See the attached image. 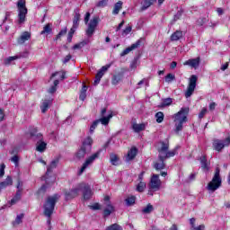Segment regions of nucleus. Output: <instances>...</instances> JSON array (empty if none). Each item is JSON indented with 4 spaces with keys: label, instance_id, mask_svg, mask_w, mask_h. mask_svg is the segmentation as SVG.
Listing matches in <instances>:
<instances>
[{
    "label": "nucleus",
    "instance_id": "obj_11",
    "mask_svg": "<svg viewBox=\"0 0 230 230\" xmlns=\"http://www.w3.org/2000/svg\"><path fill=\"white\" fill-rule=\"evenodd\" d=\"M161 188V180L159 174H153L149 182V189L152 191H158Z\"/></svg>",
    "mask_w": 230,
    "mask_h": 230
},
{
    "label": "nucleus",
    "instance_id": "obj_47",
    "mask_svg": "<svg viewBox=\"0 0 230 230\" xmlns=\"http://www.w3.org/2000/svg\"><path fill=\"white\" fill-rule=\"evenodd\" d=\"M100 123V120H94L92 126L90 127V134H93L94 130L96 129V127H98V124Z\"/></svg>",
    "mask_w": 230,
    "mask_h": 230
},
{
    "label": "nucleus",
    "instance_id": "obj_8",
    "mask_svg": "<svg viewBox=\"0 0 230 230\" xmlns=\"http://www.w3.org/2000/svg\"><path fill=\"white\" fill-rule=\"evenodd\" d=\"M31 137H33L34 141H37L38 139L36 144L37 152H44V150H46V146H48V144L42 141V134L37 133V129H34V133L31 132Z\"/></svg>",
    "mask_w": 230,
    "mask_h": 230
},
{
    "label": "nucleus",
    "instance_id": "obj_22",
    "mask_svg": "<svg viewBox=\"0 0 230 230\" xmlns=\"http://www.w3.org/2000/svg\"><path fill=\"white\" fill-rule=\"evenodd\" d=\"M110 67H111V65L103 66L100 69V71L96 74L95 78H98L99 80H102V78L103 77L105 73H107V71L109 70Z\"/></svg>",
    "mask_w": 230,
    "mask_h": 230
},
{
    "label": "nucleus",
    "instance_id": "obj_29",
    "mask_svg": "<svg viewBox=\"0 0 230 230\" xmlns=\"http://www.w3.org/2000/svg\"><path fill=\"white\" fill-rule=\"evenodd\" d=\"M121 80H123V75H121V74L113 75V77L111 79V84H112V85H118L119 83L121 82Z\"/></svg>",
    "mask_w": 230,
    "mask_h": 230
},
{
    "label": "nucleus",
    "instance_id": "obj_10",
    "mask_svg": "<svg viewBox=\"0 0 230 230\" xmlns=\"http://www.w3.org/2000/svg\"><path fill=\"white\" fill-rule=\"evenodd\" d=\"M197 75H192L190 78V82H189V85L187 88V91L185 93V97L186 98H190V96H191V94H193L194 91H195V87H197Z\"/></svg>",
    "mask_w": 230,
    "mask_h": 230
},
{
    "label": "nucleus",
    "instance_id": "obj_45",
    "mask_svg": "<svg viewBox=\"0 0 230 230\" xmlns=\"http://www.w3.org/2000/svg\"><path fill=\"white\" fill-rule=\"evenodd\" d=\"M208 159H206V156H201L200 157V163L203 170H208Z\"/></svg>",
    "mask_w": 230,
    "mask_h": 230
},
{
    "label": "nucleus",
    "instance_id": "obj_15",
    "mask_svg": "<svg viewBox=\"0 0 230 230\" xmlns=\"http://www.w3.org/2000/svg\"><path fill=\"white\" fill-rule=\"evenodd\" d=\"M183 66H189L190 67H192L193 69H197V67H199V66H200V58L189 59L183 63Z\"/></svg>",
    "mask_w": 230,
    "mask_h": 230
},
{
    "label": "nucleus",
    "instance_id": "obj_27",
    "mask_svg": "<svg viewBox=\"0 0 230 230\" xmlns=\"http://www.w3.org/2000/svg\"><path fill=\"white\" fill-rule=\"evenodd\" d=\"M121 8H123V2H121V1L117 2L113 7V11H112L113 15H118V13H119V10H121Z\"/></svg>",
    "mask_w": 230,
    "mask_h": 230
},
{
    "label": "nucleus",
    "instance_id": "obj_28",
    "mask_svg": "<svg viewBox=\"0 0 230 230\" xmlns=\"http://www.w3.org/2000/svg\"><path fill=\"white\" fill-rule=\"evenodd\" d=\"M169 145L168 143L162 142L161 148L158 149L159 155H164L166 152H168Z\"/></svg>",
    "mask_w": 230,
    "mask_h": 230
},
{
    "label": "nucleus",
    "instance_id": "obj_43",
    "mask_svg": "<svg viewBox=\"0 0 230 230\" xmlns=\"http://www.w3.org/2000/svg\"><path fill=\"white\" fill-rule=\"evenodd\" d=\"M143 213L148 214L152 213L154 211V206L151 204H148L146 208L142 209Z\"/></svg>",
    "mask_w": 230,
    "mask_h": 230
},
{
    "label": "nucleus",
    "instance_id": "obj_62",
    "mask_svg": "<svg viewBox=\"0 0 230 230\" xmlns=\"http://www.w3.org/2000/svg\"><path fill=\"white\" fill-rule=\"evenodd\" d=\"M145 175V172H142L139 175H138V181H143V176Z\"/></svg>",
    "mask_w": 230,
    "mask_h": 230
},
{
    "label": "nucleus",
    "instance_id": "obj_9",
    "mask_svg": "<svg viewBox=\"0 0 230 230\" xmlns=\"http://www.w3.org/2000/svg\"><path fill=\"white\" fill-rule=\"evenodd\" d=\"M98 157H100V151L88 156L84 161V163L83 164L81 169L79 170V175H82V173H84L85 170H87V168H89V166H91V164H93V163H94V161L98 159Z\"/></svg>",
    "mask_w": 230,
    "mask_h": 230
},
{
    "label": "nucleus",
    "instance_id": "obj_31",
    "mask_svg": "<svg viewBox=\"0 0 230 230\" xmlns=\"http://www.w3.org/2000/svg\"><path fill=\"white\" fill-rule=\"evenodd\" d=\"M22 218H24V214H19L15 220L13 222V226H19V224H22Z\"/></svg>",
    "mask_w": 230,
    "mask_h": 230
},
{
    "label": "nucleus",
    "instance_id": "obj_35",
    "mask_svg": "<svg viewBox=\"0 0 230 230\" xmlns=\"http://www.w3.org/2000/svg\"><path fill=\"white\" fill-rule=\"evenodd\" d=\"M155 118L158 123H163V121L164 120V113H163V111H158L155 114Z\"/></svg>",
    "mask_w": 230,
    "mask_h": 230
},
{
    "label": "nucleus",
    "instance_id": "obj_19",
    "mask_svg": "<svg viewBox=\"0 0 230 230\" xmlns=\"http://www.w3.org/2000/svg\"><path fill=\"white\" fill-rule=\"evenodd\" d=\"M147 125H148V123H141V124L133 123L132 128H133L134 132L139 133V132H143V130H145L146 128Z\"/></svg>",
    "mask_w": 230,
    "mask_h": 230
},
{
    "label": "nucleus",
    "instance_id": "obj_13",
    "mask_svg": "<svg viewBox=\"0 0 230 230\" xmlns=\"http://www.w3.org/2000/svg\"><path fill=\"white\" fill-rule=\"evenodd\" d=\"M58 164V159H56L50 163L49 166H48L47 172H46L45 176L42 178L43 181H45L47 184H48V182H49V173H51L53 172V170H55V168H57Z\"/></svg>",
    "mask_w": 230,
    "mask_h": 230
},
{
    "label": "nucleus",
    "instance_id": "obj_36",
    "mask_svg": "<svg viewBox=\"0 0 230 230\" xmlns=\"http://www.w3.org/2000/svg\"><path fill=\"white\" fill-rule=\"evenodd\" d=\"M146 189V183L143 181H139V183L137 185V191H139L140 193H142V191H145Z\"/></svg>",
    "mask_w": 230,
    "mask_h": 230
},
{
    "label": "nucleus",
    "instance_id": "obj_2",
    "mask_svg": "<svg viewBox=\"0 0 230 230\" xmlns=\"http://www.w3.org/2000/svg\"><path fill=\"white\" fill-rule=\"evenodd\" d=\"M189 112L190 109L181 108L180 111L172 116V119H174V132H176V134L182 131L184 123L188 122Z\"/></svg>",
    "mask_w": 230,
    "mask_h": 230
},
{
    "label": "nucleus",
    "instance_id": "obj_38",
    "mask_svg": "<svg viewBox=\"0 0 230 230\" xmlns=\"http://www.w3.org/2000/svg\"><path fill=\"white\" fill-rule=\"evenodd\" d=\"M19 58V56H13V57H9L7 58L4 59V64L5 66H8L10 64H12V62H13V60H17Z\"/></svg>",
    "mask_w": 230,
    "mask_h": 230
},
{
    "label": "nucleus",
    "instance_id": "obj_58",
    "mask_svg": "<svg viewBox=\"0 0 230 230\" xmlns=\"http://www.w3.org/2000/svg\"><path fill=\"white\" fill-rule=\"evenodd\" d=\"M216 107H217V103H215V102H212L209 104L210 111H215Z\"/></svg>",
    "mask_w": 230,
    "mask_h": 230
},
{
    "label": "nucleus",
    "instance_id": "obj_18",
    "mask_svg": "<svg viewBox=\"0 0 230 230\" xmlns=\"http://www.w3.org/2000/svg\"><path fill=\"white\" fill-rule=\"evenodd\" d=\"M13 184V180L12 179V176H7L4 181L0 182V190H5V188H8Z\"/></svg>",
    "mask_w": 230,
    "mask_h": 230
},
{
    "label": "nucleus",
    "instance_id": "obj_39",
    "mask_svg": "<svg viewBox=\"0 0 230 230\" xmlns=\"http://www.w3.org/2000/svg\"><path fill=\"white\" fill-rule=\"evenodd\" d=\"M55 76H58L60 80H64L66 78V72H56L52 74L50 78H55Z\"/></svg>",
    "mask_w": 230,
    "mask_h": 230
},
{
    "label": "nucleus",
    "instance_id": "obj_3",
    "mask_svg": "<svg viewBox=\"0 0 230 230\" xmlns=\"http://www.w3.org/2000/svg\"><path fill=\"white\" fill-rule=\"evenodd\" d=\"M91 19V13H86L84 16V23L87 24V29L85 33L87 37H93L94 35V31H96V28H98V24L100 23V17L94 16Z\"/></svg>",
    "mask_w": 230,
    "mask_h": 230
},
{
    "label": "nucleus",
    "instance_id": "obj_26",
    "mask_svg": "<svg viewBox=\"0 0 230 230\" xmlns=\"http://www.w3.org/2000/svg\"><path fill=\"white\" fill-rule=\"evenodd\" d=\"M182 31H176L175 32H173L172 35H171V40L172 42H175L177 40H181V39H182Z\"/></svg>",
    "mask_w": 230,
    "mask_h": 230
},
{
    "label": "nucleus",
    "instance_id": "obj_21",
    "mask_svg": "<svg viewBox=\"0 0 230 230\" xmlns=\"http://www.w3.org/2000/svg\"><path fill=\"white\" fill-rule=\"evenodd\" d=\"M80 13L76 11L73 20L72 30H76L80 26Z\"/></svg>",
    "mask_w": 230,
    "mask_h": 230
},
{
    "label": "nucleus",
    "instance_id": "obj_56",
    "mask_svg": "<svg viewBox=\"0 0 230 230\" xmlns=\"http://www.w3.org/2000/svg\"><path fill=\"white\" fill-rule=\"evenodd\" d=\"M72 57L70 54L66 55L64 59H63V64H67V62H69V60H71Z\"/></svg>",
    "mask_w": 230,
    "mask_h": 230
},
{
    "label": "nucleus",
    "instance_id": "obj_33",
    "mask_svg": "<svg viewBox=\"0 0 230 230\" xmlns=\"http://www.w3.org/2000/svg\"><path fill=\"white\" fill-rule=\"evenodd\" d=\"M110 161H111V164H113V166H117L118 161H119V158L118 157L117 155L111 154L110 155Z\"/></svg>",
    "mask_w": 230,
    "mask_h": 230
},
{
    "label": "nucleus",
    "instance_id": "obj_50",
    "mask_svg": "<svg viewBox=\"0 0 230 230\" xmlns=\"http://www.w3.org/2000/svg\"><path fill=\"white\" fill-rule=\"evenodd\" d=\"M76 31L75 29H70L69 32H68V37H67V41L71 42V40H73V35H75V32Z\"/></svg>",
    "mask_w": 230,
    "mask_h": 230
},
{
    "label": "nucleus",
    "instance_id": "obj_16",
    "mask_svg": "<svg viewBox=\"0 0 230 230\" xmlns=\"http://www.w3.org/2000/svg\"><path fill=\"white\" fill-rule=\"evenodd\" d=\"M141 46V40H137L136 43H133L130 47L127 48L120 54L121 57H125V55H128L130 51H134V49H137Z\"/></svg>",
    "mask_w": 230,
    "mask_h": 230
},
{
    "label": "nucleus",
    "instance_id": "obj_24",
    "mask_svg": "<svg viewBox=\"0 0 230 230\" xmlns=\"http://www.w3.org/2000/svg\"><path fill=\"white\" fill-rule=\"evenodd\" d=\"M155 170H164V156L159 155V161L155 164Z\"/></svg>",
    "mask_w": 230,
    "mask_h": 230
},
{
    "label": "nucleus",
    "instance_id": "obj_40",
    "mask_svg": "<svg viewBox=\"0 0 230 230\" xmlns=\"http://www.w3.org/2000/svg\"><path fill=\"white\" fill-rule=\"evenodd\" d=\"M177 154V149H173L172 151H167L164 155V159H166V157H173Z\"/></svg>",
    "mask_w": 230,
    "mask_h": 230
},
{
    "label": "nucleus",
    "instance_id": "obj_48",
    "mask_svg": "<svg viewBox=\"0 0 230 230\" xmlns=\"http://www.w3.org/2000/svg\"><path fill=\"white\" fill-rule=\"evenodd\" d=\"M130 31H132V26L128 25V26L125 28V30H123L122 35H123L124 37H127V35H128V33H130Z\"/></svg>",
    "mask_w": 230,
    "mask_h": 230
},
{
    "label": "nucleus",
    "instance_id": "obj_37",
    "mask_svg": "<svg viewBox=\"0 0 230 230\" xmlns=\"http://www.w3.org/2000/svg\"><path fill=\"white\" fill-rule=\"evenodd\" d=\"M58 84H59L58 79H56V80L54 81V85H52V86L49 89V93L50 94H53V93H57V85H58Z\"/></svg>",
    "mask_w": 230,
    "mask_h": 230
},
{
    "label": "nucleus",
    "instance_id": "obj_17",
    "mask_svg": "<svg viewBox=\"0 0 230 230\" xmlns=\"http://www.w3.org/2000/svg\"><path fill=\"white\" fill-rule=\"evenodd\" d=\"M31 39V33H30L29 31H24L22 32L21 37L18 38L17 42L18 44H24L26 40H30Z\"/></svg>",
    "mask_w": 230,
    "mask_h": 230
},
{
    "label": "nucleus",
    "instance_id": "obj_64",
    "mask_svg": "<svg viewBox=\"0 0 230 230\" xmlns=\"http://www.w3.org/2000/svg\"><path fill=\"white\" fill-rule=\"evenodd\" d=\"M102 79H98V77H95V80L93 81V85H97L98 84H100V81Z\"/></svg>",
    "mask_w": 230,
    "mask_h": 230
},
{
    "label": "nucleus",
    "instance_id": "obj_51",
    "mask_svg": "<svg viewBox=\"0 0 230 230\" xmlns=\"http://www.w3.org/2000/svg\"><path fill=\"white\" fill-rule=\"evenodd\" d=\"M85 44H87V43L84 42V41L76 43V44L73 47V49H82V48H84V46H85Z\"/></svg>",
    "mask_w": 230,
    "mask_h": 230
},
{
    "label": "nucleus",
    "instance_id": "obj_41",
    "mask_svg": "<svg viewBox=\"0 0 230 230\" xmlns=\"http://www.w3.org/2000/svg\"><path fill=\"white\" fill-rule=\"evenodd\" d=\"M109 4V0H101L96 4L97 8H105Z\"/></svg>",
    "mask_w": 230,
    "mask_h": 230
},
{
    "label": "nucleus",
    "instance_id": "obj_46",
    "mask_svg": "<svg viewBox=\"0 0 230 230\" xmlns=\"http://www.w3.org/2000/svg\"><path fill=\"white\" fill-rule=\"evenodd\" d=\"M173 80H175V75H173V74H168L165 76V82H167V84H170L171 82H173Z\"/></svg>",
    "mask_w": 230,
    "mask_h": 230
},
{
    "label": "nucleus",
    "instance_id": "obj_25",
    "mask_svg": "<svg viewBox=\"0 0 230 230\" xmlns=\"http://www.w3.org/2000/svg\"><path fill=\"white\" fill-rule=\"evenodd\" d=\"M112 116H114V113L112 111H110L107 117H102L100 119H97L99 123H102V125H109V122L111 121V119H112Z\"/></svg>",
    "mask_w": 230,
    "mask_h": 230
},
{
    "label": "nucleus",
    "instance_id": "obj_20",
    "mask_svg": "<svg viewBox=\"0 0 230 230\" xmlns=\"http://www.w3.org/2000/svg\"><path fill=\"white\" fill-rule=\"evenodd\" d=\"M53 103V100L51 99H46L42 102L40 109L41 112L45 113L48 111V109H49V106Z\"/></svg>",
    "mask_w": 230,
    "mask_h": 230
},
{
    "label": "nucleus",
    "instance_id": "obj_4",
    "mask_svg": "<svg viewBox=\"0 0 230 230\" xmlns=\"http://www.w3.org/2000/svg\"><path fill=\"white\" fill-rule=\"evenodd\" d=\"M60 195L54 194L53 196H49L44 204V215L45 217H51L53 211L55 210V204L58 202Z\"/></svg>",
    "mask_w": 230,
    "mask_h": 230
},
{
    "label": "nucleus",
    "instance_id": "obj_52",
    "mask_svg": "<svg viewBox=\"0 0 230 230\" xmlns=\"http://www.w3.org/2000/svg\"><path fill=\"white\" fill-rule=\"evenodd\" d=\"M206 114H208V108H202L201 111L199 114V119H202V118H204Z\"/></svg>",
    "mask_w": 230,
    "mask_h": 230
},
{
    "label": "nucleus",
    "instance_id": "obj_63",
    "mask_svg": "<svg viewBox=\"0 0 230 230\" xmlns=\"http://www.w3.org/2000/svg\"><path fill=\"white\" fill-rule=\"evenodd\" d=\"M217 12L218 15H222V13H224V9H222V8H217Z\"/></svg>",
    "mask_w": 230,
    "mask_h": 230
},
{
    "label": "nucleus",
    "instance_id": "obj_32",
    "mask_svg": "<svg viewBox=\"0 0 230 230\" xmlns=\"http://www.w3.org/2000/svg\"><path fill=\"white\" fill-rule=\"evenodd\" d=\"M51 31H52L51 23H48L43 27V31L40 32V35H46V33L49 34Z\"/></svg>",
    "mask_w": 230,
    "mask_h": 230
},
{
    "label": "nucleus",
    "instance_id": "obj_23",
    "mask_svg": "<svg viewBox=\"0 0 230 230\" xmlns=\"http://www.w3.org/2000/svg\"><path fill=\"white\" fill-rule=\"evenodd\" d=\"M137 155V148L131 147V149L128 152L126 156V161H132Z\"/></svg>",
    "mask_w": 230,
    "mask_h": 230
},
{
    "label": "nucleus",
    "instance_id": "obj_60",
    "mask_svg": "<svg viewBox=\"0 0 230 230\" xmlns=\"http://www.w3.org/2000/svg\"><path fill=\"white\" fill-rule=\"evenodd\" d=\"M81 93H87V85H85V84H83V87L81 89Z\"/></svg>",
    "mask_w": 230,
    "mask_h": 230
},
{
    "label": "nucleus",
    "instance_id": "obj_1",
    "mask_svg": "<svg viewBox=\"0 0 230 230\" xmlns=\"http://www.w3.org/2000/svg\"><path fill=\"white\" fill-rule=\"evenodd\" d=\"M80 191H83L84 199L85 200H89V199L93 197V190H91V187L88 186L86 183H79L72 190L66 191L65 193L66 200H71V199L78 197Z\"/></svg>",
    "mask_w": 230,
    "mask_h": 230
},
{
    "label": "nucleus",
    "instance_id": "obj_34",
    "mask_svg": "<svg viewBox=\"0 0 230 230\" xmlns=\"http://www.w3.org/2000/svg\"><path fill=\"white\" fill-rule=\"evenodd\" d=\"M125 202L127 206H132L136 204V198L134 196H128L126 199Z\"/></svg>",
    "mask_w": 230,
    "mask_h": 230
},
{
    "label": "nucleus",
    "instance_id": "obj_7",
    "mask_svg": "<svg viewBox=\"0 0 230 230\" xmlns=\"http://www.w3.org/2000/svg\"><path fill=\"white\" fill-rule=\"evenodd\" d=\"M18 24L26 22V15H28V8H26V0H18Z\"/></svg>",
    "mask_w": 230,
    "mask_h": 230
},
{
    "label": "nucleus",
    "instance_id": "obj_59",
    "mask_svg": "<svg viewBox=\"0 0 230 230\" xmlns=\"http://www.w3.org/2000/svg\"><path fill=\"white\" fill-rule=\"evenodd\" d=\"M123 24H125V21H122V22L119 24V26L117 27L116 31H119V30H121V28H123Z\"/></svg>",
    "mask_w": 230,
    "mask_h": 230
},
{
    "label": "nucleus",
    "instance_id": "obj_12",
    "mask_svg": "<svg viewBox=\"0 0 230 230\" xmlns=\"http://www.w3.org/2000/svg\"><path fill=\"white\" fill-rule=\"evenodd\" d=\"M111 213H114V206L111 203V197L106 196L104 198L103 217H111Z\"/></svg>",
    "mask_w": 230,
    "mask_h": 230
},
{
    "label": "nucleus",
    "instance_id": "obj_57",
    "mask_svg": "<svg viewBox=\"0 0 230 230\" xmlns=\"http://www.w3.org/2000/svg\"><path fill=\"white\" fill-rule=\"evenodd\" d=\"M11 161H12L13 163H14L15 164H17V163H19V156H17V155L13 156V157L11 158Z\"/></svg>",
    "mask_w": 230,
    "mask_h": 230
},
{
    "label": "nucleus",
    "instance_id": "obj_44",
    "mask_svg": "<svg viewBox=\"0 0 230 230\" xmlns=\"http://www.w3.org/2000/svg\"><path fill=\"white\" fill-rule=\"evenodd\" d=\"M105 230H123V228L118 224H113L108 226Z\"/></svg>",
    "mask_w": 230,
    "mask_h": 230
},
{
    "label": "nucleus",
    "instance_id": "obj_6",
    "mask_svg": "<svg viewBox=\"0 0 230 230\" xmlns=\"http://www.w3.org/2000/svg\"><path fill=\"white\" fill-rule=\"evenodd\" d=\"M93 148V138L91 137H87L83 142V146L77 151L75 156L77 159H84L86 154H91V150Z\"/></svg>",
    "mask_w": 230,
    "mask_h": 230
},
{
    "label": "nucleus",
    "instance_id": "obj_49",
    "mask_svg": "<svg viewBox=\"0 0 230 230\" xmlns=\"http://www.w3.org/2000/svg\"><path fill=\"white\" fill-rule=\"evenodd\" d=\"M66 33H67V28H65L59 31V33L56 37V40H58V39H60L61 37H64Z\"/></svg>",
    "mask_w": 230,
    "mask_h": 230
},
{
    "label": "nucleus",
    "instance_id": "obj_14",
    "mask_svg": "<svg viewBox=\"0 0 230 230\" xmlns=\"http://www.w3.org/2000/svg\"><path fill=\"white\" fill-rule=\"evenodd\" d=\"M17 192L15 194V196L11 199V204H17V202H19V199H21L22 195V181H18V185H17Z\"/></svg>",
    "mask_w": 230,
    "mask_h": 230
},
{
    "label": "nucleus",
    "instance_id": "obj_55",
    "mask_svg": "<svg viewBox=\"0 0 230 230\" xmlns=\"http://www.w3.org/2000/svg\"><path fill=\"white\" fill-rule=\"evenodd\" d=\"M85 98H87V93L81 92L80 95H79V100H81L82 102H84V100H85Z\"/></svg>",
    "mask_w": 230,
    "mask_h": 230
},
{
    "label": "nucleus",
    "instance_id": "obj_42",
    "mask_svg": "<svg viewBox=\"0 0 230 230\" xmlns=\"http://www.w3.org/2000/svg\"><path fill=\"white\" fill-rule=\"evenodd\" d=\"M172 102L173 101L172 100V98L164 99L163 101V102L161 103V107H168V106L172 105Z\"/></svg>",
    "mask_w": 230,
    "mask_h": 230
},
{
    "label": "nucleus",
    "instance_id": "obj_61",
    "mask_svg": "<svg viewBox=\"0 0 230 230\" xmlns=\"http://www.w3.org/2000/svg\"><path fill=\"white\" fill-rule=\"evenodd\" d=\"M227 67H229V64H228V63H226L225 65H223V66H221V70H222V71H226V69H227Z\"/></svg>",
    "mask_w": 230,
    "mask_h": 230
},
{
    "label": "nucleus",
    "instance_id": "obj_54",
    "mask_svg": "<svg viewBox=\"0 0 230 230\" xmlns=\"http://www.w3.org/2000/svg\"><path fill=\"white\" fill-rule=\"evenodd\" d=\"M4 168H6V165L4 164H1V165H0V179L4 176Z\"/></svg>",
    "mask_w": 230,
    "mask_h": 230
},
{
    "label": "nucleus",
    "instance_id": "obj_30",
    "mask_svg": "<svg viewBox=\"0 0 230 230\" xmlns=\"http://www.w3.org/2000/svg\"><path fill=\"white\" fill-rule=\"evenodd\" d=\"M190 222L191 226V230H204L206 227L204 225H200L195 227V218L193 217L190 219Z\"/></svg>",
    "mask_w": 230,
    "mask_h": 230
},
{
    "label": "nucleus",
    "instance_id": "obj_53",
    "mask_svg": "<svg viewBox=\"0 0 230 230\" xmlns=\"http://www.w3.org/2000/svg\"><path fill=\"white\" fill-rule=\"evenodd\" d=\"M89 208H90V209L96 211L98 209H102V205H100L99 203H95V204L90 206Z\"/></svg>",
    "mask_w": 230,
    "mask_h": 230
},
{
    "label": "nucleus",
    "instance_id": "obj_5",
    "mask_svg": "<svg viewBox=\"0 0 230 230\" xmlns=\"http://www.w3.org/2000/svg\"><path fill=\"white\" fill-rule=\"evenodd\" d=\"M220 186H222V178L220 177V168L217 167L212 180L207 185V190L211 193H215V191H217V190H218Z\"/></svg>",
    "mask_w": 230,
    "mask_h": 230
}]
</instances>
